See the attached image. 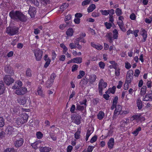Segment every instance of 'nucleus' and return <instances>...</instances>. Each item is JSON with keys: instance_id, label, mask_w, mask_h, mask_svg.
I'll use <instances>...</instances> for the list:
<instances>
[{"instance_id": "1", "label": "nucleus", "mask_w": 152, "mask_h": 152, "mask_svg": "<svg viewBox=\"0 0 152 152\" xmlns=\"http://www.w3.org/2000/svg\"><path fill=\"white\" fill-rule=\"evenodd\" d=\"M9 15L11 19L16 21L25 22L26 21V18L19 11H11L10 12Z\"/></svg>"}, {"instance_id": "2", "label": "nucleus", "mask_w": 152, "mask_h": 152, "mask_svg": "<svg viewBox=\"0 0 152 152\" xmlns=\"http://www.w3.org/2000/svg\"><path fill=\"white\" fill-rule=\"evenodd\" d=\"M19 30V28L16 26L8 27L6 28V32L10 36H13L17 34Z\"/></svg>"}, {"instance_id": "3", "label": "nucleus", "mask_w": 152, "mask_h": 152, "mask_svg": "<svg viewBox=\"0 0 152 152\" xmlns=\"http://www.w3.org/2000/svg\"><path fill=\"white\" fill-rule=\"evenodd\" d=\"M23 142V139L21 137H20L19 135H17L15 137L14 143L16 148H19L21 146Z\"/></svg>"}, {"instance_id": "4", "label": "nucleus", "mask_w": 152, "mask_h": 152, "mask_svg": "<svg viewBox=\"0 0 152 152\" xmlns=\"http://www.w3.org/2000/svg\"><path fill=\"white\" fill-rule=\"evenodd\" d=\"M34 55L37 61L41 60L42 58V52L39 49H37L35 50L34 51Z\"/></svg>"}, {"instance_id": "5", "label": "nucleus", "mask_w": 152, "mask_h": 152, "mask_svg": "<svg viewBox=\"0 0 152 152\" xmlns=\"http://www.w3.org/2000/svg\"><path fill=\"white\" fill-rule=\"evenodd\" d=\"M103 84V86L104 88H106L107 86V83L106 82H104V80L103 79H101L99 83V93L101 95L102 94V84Z\"/></svg>"}, {"instance_id": "6", "label": "nucleus", "mask_w": 152, "mask_h": 152, "mask_svg": "<svg viewBox=\"0 0 152 152\" xmlns=\"http://www.w3.org/2000/svg\"><path fill=\"white\" fill-rule=\"evenodd\" d=\"M29 99L24 97H18L17 99L18 102L21 105H24L26 103L29 102Z\"/></svg>"}, {"instance_id": "7", "label": "nucleus", "mask_w": 152, "mask_h": 152, "mask_svg": "<svg viewBox=\"0 0 152 152\" xmlns=\"http://www.w3.org/2000/svg\"><path fill=\"white\" fill-rule=\"evenodd\" d=\"M4 80L7 85H10L14 82V80L10 76L8 75L5 76L4 78Z\"/></svg>"}, {"instance_id": "8", "label": "nucleus", "mask_w": 152, "mask_h": 152, "mask_svg": "<svg viewBox=\"0 0 152 152\" xmlns=\"http://www.w3.org/2000/svg\"><path fill=\"white\" fill-rule=\"evenodd\" d=\"M27 91L26 88L21 87L17 89L15 91V93L18 95H21L26 93Z\"/></svg>"}, {"instance_id": "9", "label": "nucleus", "mask_w": 152, "mask_h": 152, "mask_svg": "<svg viewBox=\"0 0 152 152\" xmlns=\"http://www.w3.org/2000/svg\"><path fill=\"white\" fill-rule=\"evenodd\" d=\"M36 13V10L35 8L30 7L29 8L28 13L31 18H34Z\"/></svg>"}, {"instance_id": "10", "label": "nucleus", "mask_w": 152, "mask_h": 152, "mask_svg": "<svg viewBox=\"0 0 152 152\" xmlns=\"http://www.w3.org/2000/svg\"><path fill=\"white\" fill-rule=\"evenodd\" d=\"M22 86V82L20 80H18L15 82L14 85L12 87V88L13 89L17 90L21 88Z\"/></svg>"}, {"instance_id": "11", "label": "nucleus", "mask_w": 152, "mask_h": 152, "mask_svg": "<svg viewBox=\"0 0 152 152\" xmlns=\"http://www.w3.org/2000/svg\"><path fill=\"white\" fill-rule=\"evenodd\" d=\"M143 101H152V91L149 94H146L144 97Z\"/></svg>"}, {"instance_id": "12", "label": "nucleus", "mask_w": 152, "mask_h": 152, "mask_svg": "<svg viewBox=\"0 0 152 152\" xmlns=\"http://www.w3.org/2000/svg\"><path fill=\"white\" fill-rule=\"evenodd\" d=\"M81 116L80 115H76L74 117L73 120L74 123L77 125H79L80 123Z\"/></svg>"}, {"instance_id": "13", "label": "nucleus", "mask_w": 152, "mask_h": 152, "mask_svg": "<svg viewBox=\"0 0 152 152\" xmlns=\"http://www.w3.org/2000/svg\"><path fill=\"white\" fill-rule=\"evenodd\" d=\"M115 143L114 139L113 138H111L107 142V145L108 147L110 149H112L113 148V146Z\"/></svg>"}, {"instance_id": "14", "label": "nucleus", "mask_w": 152, "mask_h": 152, "mask_svg": "<svg viewBox=\"0 0 152 152\" xmlns=\"http://www.w3.org/2000/svg\"><path fill=\"white\" fill-rule=\"evenodd\" d=\"M39 149L40 152H49L51 149V148L47 147H39Z\"/></svg>"}, {"instance_id": "15", "label": "nucleus", "mask_w": 152, "mask_h": 152, "mask_svg": "<svg viewBox=\"0 0 152 152\" xmlns=\"http://www.w3.org/2000/svg\"><path fill=\"white\" fill-rule=\"evenodd\" d=\"M141 115L140 114H137L133 115L130 118V120L132 121H133L134 120H141Z\"/></svg>"}, {"instance_id": "16", "label": "nucleus", "mask_w": 152, "mask_h": 152, "mask_svg": "<svg viewBox=\"0 0 152 152\" xmlns=\"http://www.w3.org/2000/svg\"><path fill=\"white\" fill-rule=\"evenodd\" d=\"M4 70L5 72L8 73L13 74L14 73L13 70L11 69L9 65L6 66L5 67Z\"/></svg>"}, {"instance_id": "17", "label": "nucleus", "mask_w": 152, "mask_h": 152, "mask_svg": "<svg viewBox=\"0 0 152 152\" xmlns=\"http://www.w3.org/2000/svg\"><path fill=\"white\" fill-rule=\"evenodd\" d=\"M86 107V106L81 105L79 104H76V110L79 111H83V110H85Z\"/></svg>"}, {"instance_id": "18", "label": "nucleus", "mask_w": 152, "mask_h": 152, "mask_svg": "<svg viewBox=\"0 0 152 152\" xmlns=\"http://www.w3.org/2000/svg\"><path fill=\"white\" fill-rule=\"evenodd\" d=\"M72 62L76 63H80L82 62V58L81 57H77L72 59Z\"/></svg>"}, {"instance_id": "19", "label": "nucleus", "mask_w": 152, "mask_h": 152, "mask_svg": "<svg viewBox=\"0 0 152 152\" xmlns=\"http://www.w3.org/2000/svg\"><path fill=\"white\" fill-rule=\"evenodd\" d=\"M14 128L12 126L8 127L5 130V132L7 134H11L13 132Z\"/></svg>"}, {"instance_id": "20", "label": "nucleus", "mask_w": 152, "mask_h": 152, "mask_svg": "<svg viewBox=\"0 0 152 152\" xmlns=\"http://www.w3.org/2000/svg\"><path fill=\"white\" fill-rule=\"evenodd\" d=\"M28 117V116L27 114L26 113H23L21 115L20 118H21L23 121H24V123H25L27 122Z\"/></svg>"}, {"instance_id": "21", "label": "nucleus", "mask_w": 152, "mask_h": 152, "mask_svg": "<svg viewBox=\"0 0 152 152\" xmlns=\"http://www.w3.org/2000/svg\"><path fill=\"white\" fill-rule=\"evenodd\" d=\"M96 78V76L95 75H91L89 79V81L91 84H93L95 81Z\"/></svg>"}, {"instance_id": "22", "label": "nucleus", "mask_w": 152, "mask_h": 152, "mask_svg": "<svg viewBox=\"0 0 152 152\" xmlns=\"http://www.w3.org/2000/svg\"><path fill=\"white\" fill-rule=\"evenodd\" d=\"M133 78L132 76L130 74H128L126 76V82L128 84L130 83Z\"/></svg>"}, {"instance_id": "23", "label": "nucleus", "mask_w": 152, "mask_h": 152, "mask_svg": "<svg viewBox=\"0 0 152 152\" xmlns=\"http://www.w3.org/2000/svg\"><path fill=\"white\" fill-rule=\"evenodd\" d=\"M5 88L4 84L2 83H0V95L4 93Z\"/></svg>"}, {"instance_id": "24", "label": "nucleus", "mask_w": 152, "mask_h": 152, "mask_svg": "<svg viewBox=\"0 0 152 152\" xmlns=\"http://www.w3.org/2000/svg\"><path fill=\"white\" fill-rule=\"evenodd\" d=\"M41 141L40 140H38L32 143L31 144V146L32 147L35 149H38V145L39 144H40L41 142Z\"/></svg>"}, {"instance_id": "25", "label": "nucleus", "mask_w": 152, "mask_h": 152, "mask_svg": "<svg viewBox=\"0 0 152 152\" xmlns=\"http://www.w3.org/2000/svg\"><path fill=\"white\" fill-rule=\"evenodd\" d=\"M74 31L72 28H69L66 32V34L69 36H72L73 34Z\"/></svg>"}, {"instance_id": "26", "label": "nucleus", "mask_w": 152, "mask_h": 152, "mask_svg": "<svg viewBox=\"0 0 152 152\" xmlns=\"http://www.w3.org/2000/svg\"><path fill=\"white\" fill-rule=\"evenodd\" d=\"M15 123L18 125H21L24 123V121L22 120L20 117L16 119Z\"/></svg>"}, {"instance_id": "27", "label": "nucleus", "mask_w": 152, "mask_h": 152, "mask_svg": "<svg viewBox=\"0 0 152 152\" xmlns=\"http://www.w3.org/2000/svg\"><path fill=\"white\" fill-rule=\"evenodd\" d=\"M91 45L92 47L99 50H101L103 48L102 45H96L93 42H91Z\"/></svg>"}, {"instance_id": "28", "label": "nucleus", "mask_w": 152, "mask_h": 152, "mask_svg": "<svg viewBox=\"0 0 152 152\" xmlns=\"http://www.w3.org/2000/svg\"><path fill=\"white\" fill-rule=\"evenodd\" d=\"M96 6L94 4H92L90 5L87 9V11L88 12H90L93 11L95 8Z\"/></svg>"}, {"instance_id": "29", "label": "nucleus", "mask_w": 152, "mask_h": 152, "mask_svg": "<svg viewBox=\"0 0 152 152\" xmlns=\"http://www.w3.org/2000/svg\"><path fill=\"white\" fill-rule=\"evenodd\" d=\"M137 106L139 110H140L142 107V104L141 101L140 99H138L137 101Z\"/></svg>"}, {"instance_id": "30", "label": "nucleus", "mask_w": 152, "mask_h": 152, "mask_svg": "<svg viewBox=\"0 0 152 152\" xmlns=\"http://www.w3.org/2000/svg\"><path fill=\"white\" fill-rule=\"evenodd\" d=\"M108 39L109 40V41L110 42H112L113 41L112 34L111 33H107L106 36Z\"/></svg>"}, {"instance_id": "31", "label": "nucleus", "mask_w": 152, "mask_h": 152, "mask_svg": "<svg viewBox=\"0 0 152 152\" xmlns=\"http://www.w3.org/2000/svg\"><path fill=\"white\" fill-rule=\"evenodd\" d=\"M104 116V113L102 111L99 112L97 115V117L99 120H102Z\"/></svg>"}, {"instance_id": "32", "label": "nucleus", "mask_w": 152, "mask_h": 152, "mask_svg": "<svg viewBox=\"0 0 152 152\" xmlns=\"http://www.w3.org/2000/svg\"><path fill=\"white\" fill-rule=\"evenodd\" d=\"M141 130V128L140 127H139L137 128L134 130V132H132V134L134 135L135 136L137 135L139 132Z\"/></svg>"}, {"instance_id": "33", "label": "nucleus", "mask_w": 152, "mask_h": 152, "mask_svg": "<svg viewBox=\"0 0 152 152\" xmlns=\"http://www.w3.org/2000/svg\"><path fill=\"white\" fill-rule=\"evenodd\" d=\"M25 75L27 77H31V71L30 68H28L27 69L26 71Z\"/></svg>"}, {"instance_id": "34", "label": "nucleus", "mask_w": 152, "mask_h": 152, "mask_svg": "<svg viewBox=\"0 0 152 152\" xmlns=\"http://www.w3.org/2000/svg\"><path fill=\"white\" fill-rule=\"evenodd\" d=\"M85 72L83 71L80 70L79 72V74L77 76L78 79H81L85 75Z\"/></svg>"}, {"instance_id": "35", "label": "nucleus", "mask_w": 152, "mask_h": 152, "mask_svg": "<svg viewBox=\"0 0 152 152\" xmlns=\"http://www.w3.org/2000/svg\"><path fill=\"white\" fill-rule=\"evenodd\" d=\"M53 80H48L46 83V86L48 88L50 87L53 83Z\"/></svg>"}, {"instance_id": "36", "label": "nucleus", "mask_w": 152, "mask_h": 152, "mask_svg": "<svg viewBox=\"0 0 152 152\" xmlns=\"http://www.w3.org/2000/svg\"><path fill=\"white\" fill-rule=\"evenodd\" d=\"M68 4H67L64 3L60 7V11L63 12L64 10L66 9L68 7Z\"/></svg>"}, {"instance_id": "37", "label": "nucleus", "mask_w": 152, "mask_h": 152, "mask_svg": "<svg viewBox=\"0 0 152 152\" xmlns=\"http://www.w3.org/2000/svg\"><path fill=\"white\" fill-rule=\"evenodd\" d=\"M113 38L114 39H117L118 37V31L116 29H115L113 31Z\"/></svg>"}, {"instance_id": "38", "label": "nucleus", "mask_w": 152, "mask_h": 152, "mask_svg": "<svg viewBox=\"0 0 152 152\" xmlns=\"http://www.w3.org/2000/svg\"><path fill=\"white\" fill-rule=\"evenodd\" d=\"M37 92L38 94L42 97H44L45 96L44 94L42 91L41 89V88L39 87L37 90Z\"/></svg>"}, {"instance_id": "39", "label": "nucleus", "mask_w": 152, "mask_h": 152, "mask_svg": "<svg viewBox=\"0 0 152 152\" xmlns=\"http://www.w3.org/2000/svg\"><path fill=\"white\" fill-rule=\"evenodd\" d=\"M99 67L101 69H104L105 66V64L102 61H101L98 63Z\"/></svg>"}, {"instance_id": "40", "label": "nucleus", "mask_w": 152, "mask_h": 152, "mask_svg": "<svg viewBox=\"0 0 152 152\" xmlns=\"http://www.w3.org/2000/svg\"><path fill=\"white\" fill-rule=\"evenodd\" d=\"M4 125V121L3 117H0V127H2Z\"/></svg>"}, {"instance_id": "41", "label": "nucleus", "mask_w": 152, "mask_h": 152, "mask_svg": "<svg viewBox=\"0 0 152 152\" xmlns=\"http://www.w3.org/2000/svg\"><path fill=\"white\" fill-rule=\"evenodd\" d=\"M91 0H85L82 3L83 6H85L90 4Z\"/></svg>"}, {"instance_id": "42", "label": "nucleus", "mask_w": 152, "mask_h": 152, "mask_svg": "<svg viewBox=\"0 0 152 152\" xmlns=\"http://www.w3.org/2000/svg\"><path fill=\"white\" fill-rule=\"evenodd\" d=\"M115 12L117 15L118 16L121 15L122 14L121 10L119 8H117Z\"/></svg>"}, {"instance_id": "43", "label": "nucleus", "mask_w": 152, "mask_h": 152, "mask_svg": "<svg viewBox=\"0 0 152 152\" xmlns=\"http://www.w3.org/2000/svg\"><path fill=\"white\" fill-rule=\"evenodd\" d=\"M100 12H101L102 14L103 15H107L109 14V13L108 12V10H100Z\"/></svg>"}, {"instance_id": "44", "label": "nucleus", "mask_w": 152, "mask_h": 152, "mask_svg": "<svg viewBox=\"0 0 152 152\" xmlns=\"http://www.w3.org/2000/svg\"><path fill=\"white\" fill-rule=\"evenodd\" d=\"M36 135L38 139H41L43 137L42 134L40 132H38L36 133Z\"/></svg>"}, {"instance_id": "45", "label": "nucleus", "mask_w": 152, "mask_h": 152, "mask_svg": "<svg viewBox=\"0 0 152 152\" xmlns=\"http://www.w3.org/2000/svg\"><path fill=\"white\" fill-rule=\"evenodd\" d=\"M116 89V87L115 86H114L112 88H109V91H110V93L112 94H114L115 92Z\"/></svg>"}, {"instance_id": "46", "label": "nucleus", "mask_w": 152, "mask_h": 152, "mask_svg": "<svg viewBox=\"0 0 152 152\" xmlns=\"http://www.w3.org/2000/svg\"><path fill=\"white\" fill-rule=\"evenodd\" d=\"M4 152H15L14 148H8L4 151Z\"/></svg>"}, {"instance_id": "47", "label": "nucleus", "mask_w": 152, "mask_h": 152, "mask_svg": "<svg viewBox=\"0 0 152 152\" xmlns=\"http://www.w3.org/2000/svg\"><path fill=\"white\" fill-rule=\"evenodd\" d=\"M45 61L46 62L44 65V67L46 68L50 64V60L49 58H48L47 61Z\"/></svg>"}, {"instance_id": "48", "label": "nucleus", "mask_w": 152, "mask_h": 152, "mask_svg": "<svg viewBox=\"0 0 152 152\" xmlns=\"http://www.w3.org/2000/svg\"><path fill=\"white\" fill-rule=\"evenodd\" d=\"M80 132L77 131L75 134V137L76 139H79L80 137Z\"/></svg>"}, {"instance_id": "49", "label": "nucleus", "mask_w": 152, "mask_h": 152, "mask_svg": "<svg viewBox=\"0 0 152 152\" xmlns=\"http://www.w3.org/2000/svg\"><path fill=\"white\" fill-rule=\"evenodd\" d=\"M118 97L117 96H115L113 100L112 104L116 105L118 103Z\"/></svg>"}, {"instance_id": "50", "label": "nucleus", "mask_w": 152, "mask_h": 152, "mask_svg": "<svg viewBox=\"0 0 152 152\" xmlns=\"http://www.w3.org/2000/svg\"><path fill=\"white\" fill-rule=\"evenodd\" d=\"M143 37V39L142 40V42H145L146 40L147 37V33H142L141 34Z\"/></svg>"}, {"instance_id": "51", "label": "nucleus", "mask_w": 152, "mask_h": 152, "mask_svg": "<svg viewBox=\"0 0 152 152\" xmlns=\"http://www.w3.org/2000/svg\"><path fill=\"white\" fill-rule=\"evenodd\" d=\"M97 136L96 135L94 136L90 140V142L91 143H93L94 142H95L97 139Z\"/></svg>"}, {"instance_id": "52", "label": "nucleus", "mask_w": 152, "mask_h": 152, "mask_svg": "<svg viewBox=\"0 0 152 152\" xmlns=\"http://www.w3.org/2000/svg\"><path fill=\"white\" fill-rule=\"evenodd\" d=\"M78 66L77 65L75 64L72 66V71L74 72L77 70L78 68Z\"/></svg>"}, {"instance_id": "53", "label": "nucleus", "mask_w": 152, "mask_h": 152, "mask_svg": "<svg viewBox=\"0 0 152 152\" xmlns=\"http://www.w3.org/2000/svg\"><path fill=\"white\" fill-rule=\"evenodd\" d=\"M104 24L107 29H110L112 26V24L111 23L106 22Z\"/></svg>"}, {"instance_id": "54", "label": "nucleus", "mask_w": 152, "mask_h": 152, "mask_svg": "<svg viewBox=\"0 0 152 152\" xmlns=\"http://www.w3.org/2000/svg\"><path fill=\"white\" fill-rule=\"evenodd\" d=\"M71 15H67L65 16V21H68L71 19Z\"/></svg>"}, {"instance_id": "55", "label": "nucleus", "mask_w": 152, "mask_h": 152, "mask_svg": "<svg viewBox=\"0 0 152 152\" xmlns=\"http://www.w3.org/2000/svg\"><path fill=\"white\" fill-rule=\"evenodd\" d=\"M108 12L109 13V16H113V15L115 13L114 10L113 9L108 10Z\"/></svg>"}, {"instance_id": "56", "label": "nucleus", "mask_w": 152, "mask_h": 152, "mask_svg": "<svg viewBox=\"0 0 152 152\" xmlns=\"http://www.w3.org/2000/svg\"><path fill=\"white\" fill-rule=\"evenodd\" d=\"M75 108H75V105L74 104H73L70 108V111L72 113H74V111H75Z\"/></svg>"}, {"instance_id": "57", "label": "nucleus", "mask_w": 152, "mask_h": 152, "mask_svg": "<svg viewBox=\"0 0 152 152\" xmlns=\"http://www.w3.org/2000/svg\"><path fill=\"white\" fill-rule=\"evenodd\" d=\"M140 73V71L139 69H136L135 71L134 76L136 77H138Z\"/></svg>"}, {"instance_id": "58", "label": "nucleus", "mask_w": 152, "mask_h": 152, "mask_svg": "<svg viewBox=\"0 0 152 152\" xmlns=\"http://www.w3.org/2000/svg\"><path fill=\"white\" fill-rule=\"evenodd\" d=\"M69 46L71 49H74L76 48V47L73 43H70L69 45Z\"/></svg>"}, {"instance_id": "59", "label": "nucleus", "mask_w": 152, "mask_h": 152, "mask_svg": "<svg viewBox=\"0 0 152 152\" xmlns=\"http://www.w3.org/2000/svg\"><path fill=\"white\" fill-rule=\"evenodd\" d=\"M130 18L132 20H135L136 19V16L134 13H132L130 16Z\"/></svg>"}, {"instance_id": "60", "label": "nucleus", "mask_w": 152, "mask_h": 152, "mask_svg": "<svg viewBox=\"0 0 152 152\" xmlns=\"http://www.w3.org/2000/svg\"><path fill=\"white\" fill-rule=\"evenodd\" d=\"M121 30L123 32H125L126 31V29L125 28L124 25H120L119 26Z\"/></svg>"}, {"instance_id": "61", "label": "nucleus", "mask_w": 152, "mask_h": 152, "mask_svg": "<svg viewBox=\"0 0 152 152\" xmlns=\"http://www.w3.org/2000/svg\"><path fill=\"white\" fill-rule=\"evenodd\" d=\"M115 70H115V75L117 76L118 77L120 75V69H117Z\"/></svg>"}, {"instance_id": "62", "label": "nucleus", "mask_w": 152, "mask_h": 152, "mask_svg": "<svg viewBox=\"0 0 152 152\" xmlns=\"http://www.w3.org/2000/svg\"><path fill=\"white\" fill-rule=\"evenodd\" d=\"M88 81V80L87 79H83L81 80L83 84L85 85H86L87 84Z\"/></svg>"}, {"instance_id": "63", "label": "nucleus", "mask_w": 152, "mask_h": 152, "mask_svg": "<svg viewBox=\"0 0 152 152\" xmlns=\"http://www.w3.org/2000/svg\"><path fill=\"white\" fill-rule=\"evenodd\" d=\"M93 146H89L88 148L87 152H91L93 149Z\"/></svg>"}, {"instance_id": "64", "label": "nucleus", "mask_w": 152, "mask_h": 152, "mask_svg": "<svg viewBox=\"0 0 152 152\" xmlns=\"http://www.w3.org/2000/svg\"><path fill=\"white\" fill-rule=\"evenodd\" d=\"M65 59V56L64 55L60 56L59 60L60 61H64Z\"/></svg>"}]
</instances>
